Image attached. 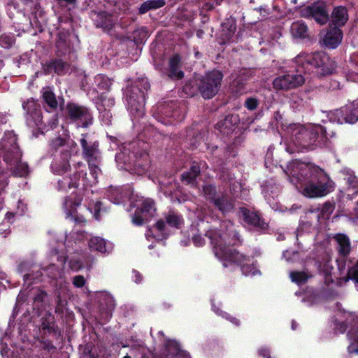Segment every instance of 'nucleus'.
<instances>
[{
    "label": "nucleus",
    "instance_id": "obj_1",
    "mask_svg": "<svg viewBox=\"0 0 358 358\" xmlns=\"http://www.w3.org/2000/svg\"><path fill=\"white\" fill-rule=\"evenodd\" d=\"M284 172L307 198L324 197L334 189V182L329 176L313 164L294 160L287 164Z\"/></svg>",
    "mask_w": 358,
    "mask_h": 358
},
{
    "label": "nucleus",
    "instance_id": "obj_2",
    "mask_svg": "<svg viewBox=\"0 0 358 358\" xmlns=\"http://www.w3.org/2000/svg\"><path fill=\"white\" fill-rule=\"evenodd\" d=\"M0 150L4 162L15 176L24 177L28 174V165L21 162L22 153L17 144V138L8 133L0 143Z\"/></svg>",
    "mask_w": 358,
    "mask_h": 358
},
{
    "label": "nucleus",
    "instance_id": "obj_3",
    "mask_svg": "<svg viewBox=\"0 0 358 358\" xmlns=\"http://www.w3.org/2000/svg\"><path fill=\"white\" fill-rule=\"evenodd\" d=\"M209 236L211 238V244L213 245L214 253L216 257L223 262L224 266H227V262L235 263L241 266L242 272L245 275H255L260 273L254 264H248L250 259L246 256L239 253L237 250L229 249V250L225 251L222 243L216 238L217 236L220 238L218 232H210Z\"/></svg>",
    "mask_w": 358,
    "mask_h": 358
},
{
    "label": "nucleus",
    "instance_id": "obj_4",
    "mask_svg": "<svg viewBox=\"0 0 358 358\" xmlns=\"http://www.w3.org/2000/svg\"><path fill=\"white\" fill-rule=\"evenodd\" d=\"M296 64L309 67L317 76H328L335 70L336 62L324 52L301 53L295 58Z\"/></svg>",
    "mask_w": 358,
    "mask_h": 358
},
{
    "label": "nucleus",
    "instance_id": "obj_5",
    "mask_svg": "<svg viewBox=\"0 0 358 358\" xmlns=\"http://www.w3.org/2000/svg\"><path fill=\"white\" fill-rule=\"evenodd\" d=\"M322 131L321 126L306 129L299 124H290L286 127L287 134L290 136L292 141L300 152L312 150L317 139L319 131Z\"/></svg>",
    "mask_w": 358,
    "mask_h": 358
},
{
    "label": "nucleus",
    "instance_id": "obj_6",
    "mask_svg": "<svg viewBox=\"0 0 358 358\" xmlns=\"http://www.w3.org/2000/svg\"><path fill=\"white\" fill-rule=\"evenodd\" d=\"M223 75L220 71L207 73L198 83V88L204 99H211L220 90Z\"/></svg>",
    "mask_w": 358,
    "mask_h": 358
},
{
    "label": "nucleus",
    "instance_id": "obj_7",
    "mask_svg": "<svg viewBox=\"0 0 358 358\" xmlns=\"http://www.w3.org/2000/svg\"><path fill=\"white\" fill-rule=\"evenodd\" d=\"M305 80L301 74L287 73L275 78L273 81V87L276 90L287 91L303 85Z\"/></svg>",
    "mask_w": 358,
    "mask_h": 358
},
{
    "label": "nucleus",
    "instance_id": "obj_8",
    "mask_svg": "<svg viewBox=\"0 0 358 358\" xmlns=\"http://www.w3.org/2000/svg\"><path fill=\"white\" fill-rule=\"evenodd\" d=\"M224 226L227 228V234L223 236L221 234L220 230L217 229H210L206 232V236L211 240L210 237V233L213 231H217L219 233L220 238L217 236V240L222 243V247L224 248L225 251L229 250H236L235 249H232L229 246L230 245H236L237 243L241 242V238L239 234L234 229V224L230 221H227L224 222Z\"/></svg>",
    "mask_w": 358,
    "mask_h": 358
},
{
    "label": "nucleus",
    "instance_id": "obj_9",
    "mask_svg": "<svg viewBox=\"0 0 358 358\" xmlns=\"http://www.w3.org/2000/svg\"><path fill=\"white\" fill-rule=\"evenodd\" d=\"M67 110L70 118L76 122L78 127H87L92 124V116L87 108L71 103L67 106Z\"/></svg>",
    "mask_w": 358,
    "mask_h": 358
},
{
    "label": "nucleus",
    "instance_id": "obj_10",
    "mask_svg": "<svg viewBox=\"0 0 358 358\" xmlns=\"http://www.w3.org/2000/svg\"><path fill=\"white\" fill-rule=\"evenodd\" d=\"M301 16L306 18L313 17L320 24H324L329 20V14L325 6L321 3H313L301 10Z\"/></svg>",
    "mask_w": 358,
    "mask_h": 358
},
{
    "label": "nucleus",
    "instance_id": "obj_11",
    "mask_svg": "<svg viewBox=\"0 0 358 358\" xmlns=\"http://www.w3.org/2000/svg\"><path fill=\"white\" fill-rule=\"evenodd\" d=\"M83 198L80 196H67L63 203V208L66 213V218H69L78 224H84L85 220L83 216H78L76 215V208L79 206L82 202Z\"/></svg>",
    "mask_w": 358,
    "mask_h": 358
},
{
    "label": "nucleus",
    "instance_id": "obj_12",
    "mask_svg": "<svg viewBox=\"0 0 358 358\" xmlns=\"http://www.w3.org/2000/svg\"><path fill=\"white\" fill-rule=\"evenodd\" d=\"M145 102V93L140 91V94L134 97L130 95L128 97V103L129 105L131 113L137 117H142L144 115V106Z\"/></svg>",
    "mask_w": 358,
    "mask_h": 358
},
{
    "label": "nucleus",
    "instance_id": "obj_13",
    "mask_svg": "<svg viewBox=\"0 0 358 358\" xmlns=\"http://www.w3.org/2000/svg\"><path fill=\"white\" fill-rule=\"evenodd\" d=\"M71 157V152L66 150L61 153L59 159H56L52 164V169L55 173L63 174L70 169L69 159Z\"/></svg>",
    "mask_w": 358,
    "mask_h": 358
},
{
    "label": "nucleus",
    "instance_id": "obj_14",
    "mask_svg": "<svg viewBox=\"0 0 358 358\" xmlns=\"http://www.w3.org/2000/svg\"><path fill=\"white\" fill-rule=\"evenodd\" d=\"M70 65L62 59H55L48 63L44 67V71L46 74H50L52 71L59 76L64 75L69 72Z\"/></svg>",
    "mask_w": 358,
    "mask_h": 358
},
{
    "label": "nucleus",
    "instance_id": "obj_15",
    "mask_svg": "<svg viewBox=\"0 0 358 358\" xmlns=\"http://www.w3.org/2000/svg\"><path fill=\"white\" fill-rule=\"evenodd\" d=\"M342 31L337 27H334L327 32L323 38L325 46L329 48H336L341 42Z\"/></svg>",
    "mask_w": 358,
    "mask_h": 358
},
{
    "label": "nucleus",
    "instance_id": "obj_16",
    "mask_svg": "<svg viewBox=\"0 0 358 358\" xmlns=\"http://www.w3.org/2000/svg\"><path fill=\"white\" fill-rule=\"evenodd\" d=\"M87 134H82V138L80 141L83 148V155L87 162H92V161L96 159L98 144L94 143L92 145H88L87 142Z\"/></svg>",
    "mask_w": 358,
    "mask_h": 358
},
{
    "label": "nucleus",
    "instance_id": "obj_17",
    "mask_svg": "<svg viewBox=\"0 0 358 358\" xmlns=\"http://www.w3.org/2000/svg\"><path fill=\"white\" fill-rule=\"evenodd\" d=\"M137 210L140 211L143 216L151 218L155 216L156 206L154 200L150 198L142 199L139 201Z\"/></svg>",
    "mask_w": 358,
    "mask_h": 358
},
{
    "label": "nucleus",
    "instance_id": "obj_18",
    "mask_svg": "<svg viewBox=\"0 0 358 358\" xmlns=\"http://www.w3.org/2000/svg\"><path fill=\"white\" fill-rule=\"evenodd\" d=\"M200 172V166L197 163L194 162L190 169L181 175V180L187 185L196 186V178L199 176Z\"/></svg>",
    "mask_w": 358,
    "mask_h": 358
},
{
    "label": "nucleus",
    "instance_id": "obj_19",
    "mask_svg": "<svg viewBox=\"0 0 358 358\" xmlns=\"http://www.w3.org/2000/svg\"><path fill=\"white\" fill-rule=\"evenodd\" d=\"M348 20L347 9L343 6L335 8L331 13V23L337 28L343 26Z\"/></svg>",
    "mask_w": 358,
    "mask_h": 358
},
{
    "label": "nucleus",
    "instance_id": "obj_20",
    "mask_svg": "<svg viewBox=\"0 0 358 358\" xmlns=\"http://www.w3.org/2000/svg\"><path fill=\"white\" fill-rule=\"evenodd\" d=\"M334 239L338 244V251L343 257L348 255L351 250V245L349 238L343 234H338L334 236Z\"/></svg>",
    "mask_w": 358,
    "mask_h": 358
},
{
    "label": "nucleus",
    "instance_id": "obj_21",
    "mask_svg": "<svg viewBox=\"0 0 358 358\" xmlns=\"http://www.w3.org/2000/svg\"><path fill=\"white\" fill-rule=\"evenodd\" d=\"M22 108L27 112V115L31 117L35 122L40 120V106L33 99H27L23 102Z\"/></svg>",
    "mask_w": 358,
    "mask_h": 358
},
{
    "label": "nucleus",
    "instance_id": "obj_22",
    "mask_svg": "<svg viewBox=\"0 0 358 358\" xmlns=\"http://www.w3.org/2000/svg\"><path fill=\"white\" fill-rule=\"evenodd\" d=\"M244 220L250 224L255 227L264 228L266 223L261 219L257 213L250 211L246 208H241Z\"/></svg>",
    "mask_w": 358,
    "mask_h": 358
},
{
    "label": "nucleus",
    "instance_id": "obj_23",
    "mask_svg": "<svg viewBox=\"0 0 358 358\" xmlns=\"http://www.w3.org/2000/svg\"><path fill=\"white\" fill-rule=\"evenodd\" d=\"M180 59L178 55H176L169 59V76L171 78L181 79L184 73L179 70Z\"/></svg>",
    "mask_w": 358,
    "mask_h": 358
},
{
    "label": "nucleus",
    "instance_id": "obj_24",
    "mask_svg": "<svg viewBox=\"0 0 358 358\" xmlns=\"http://www.w3.org/2000/svg\"><path fill=\"white\" fill-rule=\"evenodd\" d=\"M215 206L222 213L230 212L234 208L231 200L226 195H222L217 198H212Z\"/></svg>",
    "mask_w": 358,
    "mask_h": 358
},
{
    "label": "nucleus",
    "instance_id": "obj_25",
    "mask_svg": "<svg viewBox=\"0 0 358 358\" xmlns=\"http://www.w3.org/2000/svg\"><path fill=\"white\" fill-rule=\"evenodd\" d=\"M355 317L354 314L351 313H345V321L335 320L334 321V331L336 333L343 334L348 327V324H352Z\"/></svg>",
    "mask_w": 358,
    "mask_h": 358
},
{
    "label": "nucleus",
    "instance_id": "obj_26",
    "mask_svg": "<svg viewBox=\"0 0 358 358\" xmlns=\"http://www.w3.org/2000/svg\"><path fill=\"white\" fill-rule=\"evenodd\" d=\"M290 31L294 37L304 38L308 36V27L304 22L296 21L292 24Z\"/></svg>",
    "mask_w": 358,
    "mask_h": 358
},
{
    "label": "nucleus",
    "instance_id": "obj_27",
    "mask_svg": "<svg viewBox=\"0 0 358 358\" xmlns=\"http://www.w3.org/2000/svg\"><path fill=\"white\" fill-rule=\"evenodd\" d=\"M345 109L348 123H355L358 120V102L353 101L350 104L345 105Z\"/></svg>",
    "mask_w": 358,
    "mask_h": 358
},
{
    "label": "nucleus",
    "instance_id": "obj_28",
    "mask_svg": "<svg viewBox=\"0 0 358 358\" xmlns=\"http://www.w3.org/2000/svg\"><path fill=\"white\" fill-rule=\"evenodd\" d=\"M89 248L91 250L97 251L101 253L107 252L106 241L100 237H93L89 241Z\"/></svg>",
    "mask_w": 358,
    "mask_h": 358
},
{
    "label": "nucleus",
    "instance_id": "obj_29",
    "mask_svg": "<svg viewBox=\"0 0 358 358\" xmlns=\"http://www.w3.org/2000/svg\"><path fill=\"white\" fill-rule=\"evenodd\" d=\"M100 305L103 310H105L107 312H110L115 308V301L113 296L106 293L103 292L100 294Z\"/></svg>",
    "mask_w": 358,
    "mask_h": 358
},
{
    "label": "nucleus",
    "instance_id": "obj_30",
    "mask_svg": "<svg viewBox=\"0 0 358 358\" xmlns=\"http://www.w3.org/2000/svg\"><path fill=\"white\" fill-rule=\"evenodd\" d=\"M313 275L308 271H291L289 273V278L292 281L298 284L301 285L307 282V280L312 278Z\"/></svg>",
    "mask_w": 358,
    "mask_h": 358
},
{
    "label": "nucleus",
    "instance_id": "obj_31",
    "mask_svg": "<svg viewBox=\"0 0 358 358\" xmlns=\"http://www.w3.org/2000/svg\"><path fill=\"white\" fill-rule=\"evenodd\" d=\"M166 358H189L183 351H181L176 343H170L167 346Z\"/></svg>",
    "mask_w": 358,
    "mask_h": 358
},
{
    "label": "nucleus",
    "instance_id": "obj_32",
    "mask_svg": "<svg viewBox=\"0 0 358 358\" xmlns=\"http://www.w3.org/2000/svg\"><path fill=\"white\" fill-rule=\"evenodd\" d=\"M345 106L336 109L330 113V119L333 122H336L339 124L348 123L347 115L345 113Z\"/></svg>",
    "mask_w": 358,
    "mask_h": 358
},
{
    "label": "nucleus",
    "instance_id": "obj_33",
    "mask_svg": "<svg viewBox=\"0 0 358 358\" xmlns=\"http://www.w3.org/2000/svg\"><path fill=\"white\" fill-rule=\"evenodd\" d=\"M165 2L155 0H148L143 2L138 8L139 13L144 14L151 9H157L162 7Z\"/></svg>",
    "mask_w": 358,
    "mask_h": 358
},
{
    "label": "nucleus",
    "instance_id": "obj_34",
    "mask_svg": "<svg viewBox=\"0 0 358 358\" xmlns=\"http://www.w3.org/2000/svg\"><path fill=\"white\" fill-rule=\"evenodd\" d=\"M43 99L45 103L52 109H56L58 103L53 92L46 88L43 90Z\"/></svg>",
    "mask_w": 358,
    "mask_h": 358
},
{
    "label": "nucleus",
    "instance_id": "obj_35",
    "mask_svg": "<svg viewBox=\"0 0 358 358\" xmlns=\"http://www.w3.org/2000/svg\"><path fill=\"white\" fill-rule=\"evenodd\" d=\"M165 220L166 223L171 227L180 228L183 224V220L180 215L175 213L174 212H169L165 215Z\"/></svg>",
    "mask_w": 358,
    "mask_h": 358
},
{
    "label": "nucleus",
    "instance_id": "obj_36",
    "mask_svg": "<svg viewBox=\"0 0 358 358\" xmlns=\"http://www.w3.org/2000/svg\"><path fill=\"white\" fill-rule=\"evenodd\" d=\"M147 349L141 345L134 346L129 349V352L123 358H143Z\"/></svg>",
    "mask_w": 358,
    "mask_h": 358
},
{
    "label": "nucleus",
    "instance_id": "obj_37",
    "mask_svg": "<svg viewBox=\"0 0 358 358\" xmlns=\"http://www.w3.org/2000/svg\"><path fill=\"white\" fill-rule=\"evenodd\" d=\"M352 280L355 283L358 284V262L352 267L349 268L345 281Z\"/></svg>",
    "mask_w": 358,
    "mask_h": 358
},
{
    "label": "nucleus",
    "instance_id": "obj_38",
    "mask_svg": "<svg viewBox=\"0 0 358 358\" xmlns=\"http://www.w3.org/2000/svg\"><path fill=\"white\" fill-rule=\"evenodd\" d=\"M306 101L298 95H293L290 101V105L294 110H300L305 105Z\"/></svg>",
    "mask_w": 358,
    "mask_h": 358
},
{
    "label": "nucleus",
    "instance_id": "obj_39",
    "mask_svg": "<svg viewBox=\"0 0 358 358\" xmlns=\"http://www.w3.org/2000/svg\"><path fill=\"white\" fill-rule=\"evenodd\" d=\"M213 310L219 315L222 316V317L226 318L229 321H230L231 323L234 324L235 325L238 326L240 324L239 320L234 317L231 316L228 313L221 310L219 308H216L215 306H213Z\"/></svg>",
    "mask_w": 358,
    "mask_h": 358
},
{
    "label": "nucleus",
    "instance_id": "obj_40",
    "mask_svg": "<svg viewBox=\"0 0 358 358\" xmlns=\"http://www.w3.org/2000/svg\"><path fill=\"white\" fill-rule=\"evenodd\" d=\"M114 24V22L110 16H104V19L99 23L98 26L101 27L105 31L110 30Z\"/></svg>",
    "mask_w": 358,
    "mask_h": 358
},
{
    "label": "nucleus",
    "instance_id": "obj_41",
    "mask_svg": "<svg viewBox=\"0 0 358 358\" xmlns=\"http://www.w3.org/2000/svg\"><path fill=\"white\" fill-rule=\"evenodd\" d=\"M141 213L138 211L137 209L135 211L134 215L132 217V222L137 225L141 226L143 224L145 220H148L149 218L148 217L141 216Z\"/></svg>",
    "mask_w": 358,
    "mask_h": 358
},
{
    "label": "nucleus",
    "instance_id": "obj_42",
    "mask_svg": "<svg viewBox=\"0 0 358 358\" xmlns=\"http://www.w3.org/2000/svg\"><path fill=\"white\" fill-rule=\"evenodd\" d=\"M48 272V275L52 278H57L61 274V271L57 268L54 264H50L45 268Z\"/></svg>",
    "mask_w": 358,
    "mask_h": 358
},
{
    "label": "nucleus",
    "instance_id": "obj_43",
    "mask_svg": "<svg viewBox=\"0 0 358 358\" xmlns=\"http://www.w3.org/2000/svg\"><path fill=\"white\" fill-rule=\"evenodd\" d=\"M258 104L259 101L257 99L253 97L248 98L245 102V107L250 110H255L257 108Z\"/></svg>",
    "mask_w": 358,
    "mask_h": 358
},
{
    "label": "nucleus",
    "instance_id": "obj_44",
    "mask_svg": "<svg viewBox=\"0 0 358 358\" xmlns=\"http://www.w3.org/2000/svg\"><path fill=\"white\" fill-rule=\"evenodd\" d=\"M347 182L349 185L350 187H351L352 189H355V193H358V178L352 175H349V176L347 178Z\"/></svg>",
    "mask_w": 358,
    "mask_h": 358
},
{
    "label": "nucleus",
    "instance_id": "obj_45",
    "mask_svg": "<svg viewBox=\"0 0 358 358\" xmlns=\"http://www.w3.org/2000/svg\"><path fill=\"white\" fill-rule=\"evenodd\" d=\"M72 283L76 287L80 288L85 286L86 280L83 275H78L73 278Z\"/></svg>",
    "mask_w": 358,
    "mask_h": 358
},
{
    "label": "nucleus",
    "instance_id": "obj_46",
    "mask_svg": "<svg viewBox=\"0 0 358 358\" xmlns=\"http://www.w3.org/2000/svg\"><path fill=\"white\" fill-rule=\"evenodd\" d=\"M13 40L11 37L7 36H1L0 37V45L4 48H8L13 45Z\"/></svg>",
    "mask_w": 358,
    "mask_h": 358
},
{
    "label": "nucleus",
    "instance_id": "obj_47",
    "mask_svg": "<svg viewBox=\"0 0 358 358\" xmlns=\"http://www.w3.org/2000/svg\"><path fill=\"white\" fill-rule=\"evenodd\" d=\"M69 183L70 180L69 178H64L62 180H58V189L66 191L67 188H72Z\"/></svg>",
    "mask_w": 358,
    "mask_h": 358
},
{
    "label": "nucleus",
    "instance_id": "obj_48",
    "mask_svg": "<svg viewBox=\"0 0 358 358\" xmlns=\"http://www.w3.org/2000/svg\"><path fill=\"white\" fill-rule=\"evenodd\" d=\"M80 178V173L76 172L71 177L69 178L70 180V185L71 187H78L79 185V180Z\"/></svg>",
    "mask_w": 358,
    "mask_h": 358
},
{
    "label": "nucleus",
    "instance_id": "obj_49",
    "mask_svg": "<svg viewBox=\"0 0 358 358\" xmlns=\"http://www.w3.org/2000/svg\"><path fill=\"white\" fill-rule=\"evenodd\" d=\"M69 266L73 271H79L83 268V264L76 259H71L69 262Z\"/></svg>",
    "mask_w": 358,
    "mask_h": 358
},
{
    "label": "nucleus",
    "instance_id": "obj_50",
    "mask_svg": "<svg viewBox=\"0 0 358 358\" xmlns=\"http://www.w3.org/2000/svg\"><path fill=\"white\" fill-rule=\"evenodd\" d=\"M65 143V140L62 138L61 137H57L51 141V146L53 148H57L59 147L63 146Z\"/></svg>",
    "mask_w": 358,
    "mask_h": 358
},
{
    "label": "nucleus",
    "instance_id": "obj_51",
    "mask_svg": "<svg viewBox=\"0 0 358 358\" xmlns=\"http://www.w3.org/2000/svg\"><path fill=\"white\" fill-rule=\"evenodd\" d=\"M8 184V182L6 176H4L3 174H0V196L3 192Z\"/></svg>",
    "mask_w": 358,
    "mask_h": 358
},
{
    "label": "nucleus",
    "instance_id": "obj_52",
    "mask_svg": "<svg viewBox=\"0 0 358 358\" xmlns=\"http://www.w3.org/2000/svg\"><path fill=\"white\" fill-rule=\"evenodd\" d=\"M194 244L197 246H202L204 245L205 241L200 235H195L192 237Z\"/></svg>",
    "mask_w": 358,
    "mask_h": 358
},
{
    "label": "nucleus",
    "instance_id": "obj_53",
    "mask_svg": "<svg viewBox=\"0 0 358 358\" xmlns=\"http://www.w3.org/2000/svg\"><path fill=\"white\" fill-rule=\"evenodd\" d=\"M203 192L206 195L213 196L215 193V187L213 185H206L203 187Z\"/></svg>",
    "mask_w": 358,
    "mask_h": 358
},
{
    "label": "nucleus",
    "instance_id": "obj_54",
    "mask_svg": "<svg viewBox=\"0 0 358 358\" xmlns=\"http://www.w3.org/2000/svg\"><path fill=\"white\" fill-rule=\"evenodd\" d=\"M89 164V168L90 170V172L92 175H94V177L96 178L97 175L100 172V169L98 167V166L93 164L92 162H88Z\"/></svg>",
    "mask_w": 358,
    "mask_h": 358
},
{
    "label": "nucleus",
    "instance_id": "obj_55",
    "mask_svg": "<svg viewBox=\"0 0 358 358\" xmlns=\"http://www.w3.org/2000/svg\"><path fill=\"white\" fill-rule=\"evenodd\" d=\"M165 222L162 220H159L155 224V227L159 231H163L165 229Z\"/></svg>",
    "mask_w": 358,
    "mask_h": 358
},
{
    "label": "nucleus",
    "instance_id": "obj_56",
    "mask_svg": "<svg viewBox=\"0 0 358 358\" xmlns=\"http://www.w3.org/2000/svg\"><path fill=\"white\" fill-rule=\"evenodd\" d=\"M140 85L145 90L147 91L148 89H150V83L148 81V79L146 78H141V80H139Z\"/></svg>",
    "mask_w": 358,
    "mask_h": 358
},
{
    "label": "nucleus",
    "instance_id": "obj_57",
    "mask_svg": "<svg viewBox=\"0 0 358 358\" xmlns=\"http://www.w3.org/2000/svg\"><path fill=\"white\" fill-rule=\"evenodd\" d=\"M133 274H134V281L136 283L141 282L142 280V276H141V273L136 271H134Z\"/></svg>",
    "mask_w": 358,
    "mask_h": 358
},
{
    "label": "nucleus",
    "instance_id": "obj_58",
    "mask_svg": "<svg viewBox=\"0 0 358 358\" xmlns=\"http://www.w3.org/2000/svg\"><path fill=\"white\" fill-rule=\"evenodd\" d=\"M259 355L265 358H271L269 355V350L266 348H262L259 350Z\"/></svg>",
    "mask_w": 358,
    "mask_h": 358
},
{
    "label": "nucleus",
    "instance_id": "obj_59",
    "mask_svg": "<svg viewBox=\"0 0 358 358\" xmlns=\"http://www.w3.org/2000/svg\"><path fill=\"white\" fill-rule=\"evenodd\" d=\"M61 6H66L67 4H74L76 0H57Z\"/></svg>",
    "mask_w": 358,
    "mask_h": 358
},
{
    "label": "nucleus",
    "instance_id": "obj_60",
    "mask_svg": "<svg viewBox=\"0 0 358 358\" xmlns=\"http://www.w3.org/2000/svg\"><path fill=\"white\" fill-rule=\"evenodd\" d=\"M348 352L350 353H358V349L356 348L355 344L352 343L348 347Z\"/></svg>",
    "mask_w": 358,
    "mask_h": 358
},
{
    "label": "nucleus",
    "instance_id": "obj_61",
    "mask_svg": "<svg viewBox=\"0 0 358 358\" xmlns=\"http://www.w3.org/2000/svg\"><path fill=\"white\" fill-rule=\"evenodd\" d=\"M58 260L64 265L66 263V258L65 257H60L58 258Z\"/></svg>",
    "mask_w": 358,
    "mask_h": 358
},
{
    "label": "nucleus",
    "instance_id": "obj_62",
    "mask_svg": "<svg viewBox=\"0 0 358 358\" xmlns=\"http://www.w3.org/2000/svg\"><path fill=\"white\" fill-rule=\"evenodd\" d=\"M235 29H236V27H235V25H231V31L232 33H234V32Z\"/></svg>",
    "mask_w": 358,
    "mask_h": 358
},
{
    "label": "nucleus",
    "instance_id": "obj_63",
    "mask_svg": "<svg viewBox=\"0 0 358 358\" xmlns=\"http://www.w3.org/2000/svg\"><path fill=\"white\" fill-rule=\"evenodd\" d=\"M292 329H295V328H296V324L294 322H292Z\"/></svg>",
    "mask_w": 358,
    "mask_h": 358
},
{
    "label": "nucleus",
    "instance_id": "obj_64",
    "mask_svg": "<svg viewBox=\"0 0 358 358\" xmlns=\"http://www.w3.org/2000/svg\"><path fill=\"white\" fill-rule=\"evenodd\" d=\"M94 215H95L96 219L98 220L99 219V217H98V216H99L98 212L96 213Z\"/></svg>",
    "mask_w": 358,
    "mask_h": 358
}]
</instances>
